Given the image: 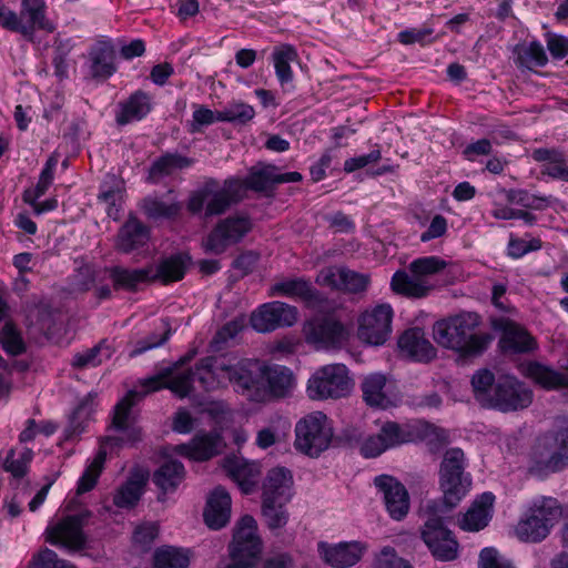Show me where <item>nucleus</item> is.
Masks as SVG:
<instances>
[{"label":"nucleus","mask_w":568,"mask_h":568,"mask_svg":"<svg viewBox=\"0 0 568 568\" xmlns=\"http://www.w3.org/2000/svg\"><path fill=\"white\" fill-rule=\"evenodd\" d=\"M479 324V317L474 313H464L435 323L433 335L435 341L454 349L463 356L480 354L488 345L489 338L474 333Z\"/></svg>","instance_id":"nucleus-1"},{"label":"nucleus","mask_w":568,"mask_h":568,"mask_svg":"<svg viewBox=\"0 0 568 568\" xmlns=\"http://www.w3.org/2000/svg\"><path fill=\"white\" fill-rule=\"evenodd\" d=\"M242 193L240 179H226L222 184L215 179H209L190 194L186 209L193 215L202 212L205 217L222 215L241 201Z\"/></svg>","instance_id":"nucleus-2"},{"label":"nucleus","mask_w":568,"mask_h":568,"mask_svg":"<svg viewBox=\"0 0 568 568\" xmlns=\"http://www.w3.org/2000/svg\"><path fill=\"white\" fill-rule=\"evenodd\" d=\"M562 516V507L554 497L534 498L515 527L517 538L537 544L545 540Z\"/></svg>","instance_id":"nucleus-3"},{"label":"nucleus","mask_w":568,"mask_h":568,"mask_svg":"<svg viewBox=\"0 0 568 568\" xmlns=\"http://www.w3.org/2000/svg\"><path fill=\"white\" fill-rule=\"evenodd\" d=\"M568 466V418L557 420L550 432L537 438L530 452L531 473H556Z\"/></svg>","instance_id":"nucleus-4"},{"label":"nucleus","mask_w":568,"mask_h":568,"mask_svg":"<svg viewBox=\"0 0 568 568\" xmlns=\"http://www.w3.org/2000/svg\"><path fill=\"white\" fill-rule=\"evenodd\" d=\"M427 518L420 528V537L432 556L439 561H453L459 556V542L444 520L450 510L437 500H428L424 506Z\"/></svg>","instance_id":"nucleus-5"},{"label":"nucleus","mask_w":568,"mask_h":568,"mask_svg":"<svg viewBox=\"0 0 568 568\" xmlns=\"http://www.w3.org/2000/svg\"><path fill=\"white\" fill-rule=\"evenodd\" d=\"M293 497V476L284 467H274L267 471L263 481L262 513L271 529H277L287 524L286 505Z\"/></svg>","instance_id":"nucleus-6"},{"label":"nucleus","mask_w":568,"mask_h":568,"mask_svg":"<svg viewBox=\"0 0 568 568\" xmlns=\"http://www.w3.org/2000/svg\"><path fill=\"white\" fill-rule=\"evenodd\" d=\"M465 468L466 459L460 448L446 450L439 468L443 499L438 500L446 510L455 508L470 490L471 477Z\"/></svg>","instance_id":"nucleus-7"},{"label":"nucleus","mask_w":568,"mask_h":568,"mask_svg":"<svg viewBox=\"0 0 568 568\" xmlns=\"http://www.w3.org/2000/svg\"><path fill=\"white\" fill-rule=\"evenodd\" d=\"M171 368H162L158 374L146 377L140 382L141 392L129 390L126 395L115 405L112 418V426L125 434L130 443L141 440V429L131 423V409L143 396L168 388L166 379L171 376Z\"/></svg>","instance_id":"nucleus-8"},{"label":"nucleus","mask_w":568,"mask_h":568,"mask_svg":"<svg viewBox=\"0 0 568 568\" xmlns=\"http://www.w3.org/2000/svg\"><path fill=\"white\" fill-rule=\"evenodd\" d=\"M333 426L320 410L303 416L295 425V448L310 457H318L326 450L333 438Z\"/></svg>","instance_id":"nucleus-9"},{"label":"nucleus","mask_w":568,"mask_h":568,"mask_svg":"<svg viewBox=\"0 0 568 568\" xmlns=\"http://www.w3.org/2000/svg\"><path fill=\"white\" fill-rule=\"evenodd\" d=\"M353 381L344 364L324 365L316 369L307 383L312 399L342 398L351 393Z\"/></svg>","instance_id":"nucleus-10"},{"label":"nucleus","mask_w":568,"mask_h":568,"mask_svg":"<svg viewBox=\"0 0 568 568\" xmlns=\"http://www.w3.org/2000/svg\"><path fill=\"white\" fill-rule=\"evenodd\" d=\"M3 29L32 38L37 30L53 32L55 26L47 17L44 0H22L19 14L10 9Z\"/></svg>","instance_id":"nucleus-11"},{"label":"nucleus","mask_w":568,"mask_h":568,"mask_svg":"<svg viewBox=\"0 0 568 568\" xmlns=\"http://www.w3.org/2000/svg\"><path fill=\"white\" fill-rule=\"evenodd\" d=\"M253 229L246 214H233L220 220L203 242L206 252L222 254L230 246L240 243Z\"/></svg>","instance_id":"nucleus-12"},{"label":"nucleus","mask_w":568,"mask_h":568,"mask_svg":"<svg viewBox=\"0 0 568 568\" xmlns=\"http://www.w3.org/2000/svg\"><path fill=\"white\" fill-rule=\"evenodd\" d=\"M227 382L234 389L248 400L265 402L263 388V364L258 361L242 358L234 364H227Z\"/></svg>","instance_id":"nucleus-13"},{"label":"nucleus","mask_w":568,"mask_h":568,"mask_svg":"<svg viewBox=\"0 0 568 568\" xmlns=\"http://www.w3.org/2000/svg\"><path fill=\"white\" fill-rule=\"evenodd\" d=\"M415 438L412 427L407 424L385 422L376 435L368 436L361 446V453L366 458H374L385 450L413 442Z\"/></svg>","instance_id":"nucleus-14"},{"label":"nucleus","mask_w":568,"mask_h":568,"mask_svg":"<svg viewBox=\"0 0 568 568\" xmlns=\"http://www.w3.org/2000/svg\"><path fill=\"white\" fill-rule=\"evenodd\" d=\"M256 531V520L252 516H243L233 535L232 561L247 562V566L253 567L262 550V541Z\"/></svg>","instance_id":"nucleus-15"},{"label":"nucleus","mask_w":568,"mask_h":568,"mask_svg":"<svg viewBox=\"0 0 568 568\" xmlns=\"http://www.w3.org/2000/svg\"><path fill=\"white\" fill-rule=\"evenodd\" d=\"M393 310L388 304L376 305L359 317L358 337L371 345H383L392 333Z\"/></svg>","instance_id":"nucleus-16"},{"label":"nucleus","mask_w":568,"mask_h":568,"mask_svg":"<svg viewBox=\"0 0 568 568\" xmlns=\"http://www.w3.org/2000/svg\"><path fill=\"white\" fill-rule=\"evenodd\" d=\"M531 402L532 393L529 388L513 376H503L496 382L488 407L510 412L526 408Z\"/></svg>","instance_id":"nucleus-17"},{"label":"nucleus","mask_w":568,"mask_h":568,"mask_svg":"<svg viewBox=\"0 0 568 568\" xmlns=\"http://www.w3.org/2000/svg\"><path fill=\"white\" fill-rule=\"evenodd\" d=\"M296 321L297 308L280 301L265 303L251 315V325L260 333H268L278 327L292 326Z\"/></svg>","instance_id":"nucleus-18"},{"label":"nucleus","mask_w":568,"mask_h":568,"mask_svg":"<svg viewBox=\"0 0 568 568\" xmlns=\"http://www.w3.org/2000/svg\"><path fill=\"white\" fill-rule=\"evenodd\" d=\"M302 180L303 176L300 172L281 173L275 165L260 164L252 166L247 176L240 181L243 191L267 192L272 191L277 184L301 182Z\"/></svg>","instance_id":"nucleus-19"},{"label":"nucleus","mask_w":568,"mask_h":568,"mask_svg":"<svg viewBox=\"0 0 568 568\" xmlns=\"http://www.w3.org/2000/svg\"><path fill=\"white\" fill-rule=\"evenodd\" d=\"M45 540L54 546H63L70 549H80L85 544L83 534V517L70 515L63 517L45 529Z\"/></svg>","instance_id":"nucleus-20"},{"label":"nucleus","mask_w":568,"mask_h":568,"mask_svg":"<svg viewBox=\"0 0 568 568\" xmlns=\"http://www.w3.org/2000/svg\"><path fill=\"white\" fill-rule=\"evenodd\" d=\"M306 341L316 348L329 349L341 347L347 338L345 327L333 318L316 320L305 327Z\"/></svg>","instance_id":"nucleus-21"},{"label":"nucleus","mask_w":568,"mask_h":568,"mask_svg":"<svg viewBox=\"0 0 568 568\" xmlns=\"http://www.w3.org/2000/svg\"><path fill=\"white\" fill-rule=\"evenodd\" d=\"M374 484L383 495L389 516L395 520L403 519L409 510V496L405 486L388 475L377 476Z\"/></svg>","instance_id":"nucleus-22"},{"label":"nucleus","mask_w":568,"mask_h":568,"mask_svg":"<svg viewBox=\"0 0 568 568\" xmlns=\"http://www.w3.org/2000/svg\"><path fill=\"white\" fill-rule=\"evenodd\" d=\"M317 282L331 288L358 293L367 288L369 277L346 267H328L320 273Z\"/></svg>","instance_id":"nucleus-23"},{"label":"nucleus","mask_w":568,"mask_h":568,"mask_svg":"<svg viewBox=\"0 0 568 568\" xmlns=\"http://www.w3.org/2000/svg\"><path fill=\"white\" fill-rule=\"evenodd\" d=\"M268 296H285L314 305L321 301L318 291L303 277H285L274 282L268 290Z\"/></svg>","instance_id":"nucleus-24"},{"label":"nucleus","mask_w":568,"mask_h":568,"mask_svg":"<svg viewBox=\"0 0 568 568\" xmlns=\"http://www.w3.org/2000/svg\"><path fill=\"white\" fill-rule=\"evenodd\" d=\"M222 466L244 494H251L254 490L261 475L258 463L231 455L223 459Z\"/></svg>","instance_id":"nucleus-25"},{"label":"nucleus","mask_w":568,"mask_h":568,"mask_svg":"<svg viewBox=\"0 0 568 568\" xmlns=\"http://www.w3.org/2000/svg\"><path fill=\"white\" fill-rule=\"evenodd\" d=\"M366 550L359 541L339 542L337 545L318 544V551L326 564L334 568H347L358 562Z\"/></svg>","instance_id":"nucleus-26"},{"label":"nucleus","mask_w":568,"mask_h":568,"mask_svg":"<svg viewBox=\"0 0 568 568\" xmlns=\"http://www.w3.org/2000/svg\"><path fill=\"white\" fill-rule=\"evenodd\" d=\"M224 447L222 437L217 433L196 434L189 444H180L174 452L194 460H207L220 454Z\"/></svg>","instance_id":"nucleus-27"},{"label":"nucleus","mask_w":568,"mask_h":568,"mask_svg":"<svg viewBox=\"0 0 568 568\" xmlns=\"http://www.w3.org/2000/svg\"><path fill=\"white\" fill-rule=\"evenodd\" d=\"M115 48L110 40H98L89 50L90 74L94 79L106 80L116 70Z\"/></svg>","instance_id":"nucleus-28"},{"label":"nucleus","mask_w":568,"mask_h":568,"mask_svg":"<svg viewBox=\"0 0 568 568\" xmlns=\"http://www.w3.org/2000/svg\"><path fill=\"white\" fill-rule=\"evenodd\" d=\"M195 381L204 390H216L226 386L227 368L226 362L215 356L201 358L194 368Z\"/></svg>","instance_id":"nucleus-29"},{"label":"nucleus","mask_w":568,"mask_h":568,"mask_svg":"<svg viewBox=\"0 0 568 568\" xmlns=\"http://www.w3.org/2000/svg\"><path fill=\"white\" fill-rule=\"evenodd\" d=\"M495 496L493 493H484L469 506L467 511L458 520V526L465 531H479L488 526L493 517Z\"/></svg>","instance_id":"nucleus-30"},{"label":"nucleus","mask_w":568,"mask_h":568,"mask_svg":"<svg viewBox=\"0 0 568 568\" xmlns=\"http://www.w3.org/2000/svg\"><path fill=\"white\" fill-rule=\"evenodd\" d=\"M295 385L292 371L282 365H263V388L265 402L287 396Z\"/></svg>","instance_id":"nucleus-31"},{"label":"nucleus","mask_w":568,"mask_h":568,"mask_svg":"<svg viewBox=\"0 0 568 568\" xmlns=\"http://www.w3.org/2000/svg\"><path fill=\"white\" fill-rule=\"evenodd\" d=\"M398 347L402 353L416 362L427 363L435 358L436 348L426 338L422 328L406 329L398 338Z\"/></svg>","instance_id":"nucleus-32"},{"label":"nucleus","mask_w":568,"mask_h":568,"mask_svg":"<svg viewBox=\"0 0 568 568\" xmlns=\"http://www.w3.org/2000/svg\"><path fill=\"white\" fill-rule=\"evenodd\" d=\"M534 161L540 163V173L551 180L568 182V156L558 149L539 148L531 153Z\"/></svg>","instance_id":"nucleus-33"},{"label":"nucleus","mask_w":568,"mask_h":568,"mask_svg":"<svg viewBox=\"0 0 568 568\" xmlns=\"http://www.w3.org/2000/svg\"><path fill=\"white\" fill-rule=\"evenodd\" d=\"M123 440L124 438L122 437H108L102 442L98 453L88 464L83 474L79 478L77 486L78 495H83L95 487L98 479L104 468L108 454L106 448L109 446H119Z\"/></svg>","instance_id":"nucleus-34"},{"label":"nucleus","mask_w":568,"mask_h":568,"mask_svg":"<svg viewBox=\"0 0 568 568\" xmlns=\"http://www.w3.org/2000/svg\"><path fill=\"white\" fill-rule=\"evenodd\" d=\"M392 290L410 298L426 297L435 287L433 281L422 278L417 273L399 270L394 273L390 281Z\"/></svg>","instance_id":"nucleus-35"},{"label":"nucleus","mask_w":568,"mask_h":568,"mask_svg":"<svg viewBox=\"0 0 568 568\" xmlns=\"http://www.w3.org/2000/svg\"><path fill=\"white\" fill-rule=\"evenodd\" d=\"M204 521L211 529H221L231 517V497L229 493L216 487L210 495L204 510Z\"/></svg>","instance_id":"nucleus-36"},{"label":"nucleus","mask_w":568,"mask_h":568,"mask_svg":"<svg viewBox=\"0 0 568 568\" xmlns=\"http://www.w3.org/2000/svg\"><path fill=\"white\" fill-rule=\"evenodd\" d=\"M152 110L151 95L138 90L126 100L119 103L115 121L119 125H125L144 119Z\"/></svg>","instance_id":"nucleus-37"},{"label":"nucleus","mask_w":568,"mask_h":568,"mask_svg":"<svg viewBox=\"0 0 568 568\" xmlns=\"http://www.w3.org/2000/svg\"><path fill=\"white\" fill-rule=\"evenodd\" d=\"M499 346L505 353H528L536 348V342L524 327L511 321H505Z\"/></svg>","instance_id":"nucleus-38"},{"label":"nucleus","mask_w":568,"mask_h":568,"mask_svg":"<svg viewBox=\"0 0 568 568\" xmlns=\"http://www.w3.org/2000/svg\"><path fill=\"white\" fill-rule=\"evenodd\" d=\"M104 272L109 274L115 290L135 291L140 284L151 282L152 277V266L134 270L112 266Z\"/></svg>","instance_id":"nucleus-39"},{"label":"nucleus","mask_w":568,"mask_h":568,"mask_svg":"<svg viewBox=\"0 0 568 568\" xmlns=\"http://www.w3.org/2000/svg\"><path fill=\"white\" fill-rule=\"evenodd\" d=\"M191 257L184 253L173 254L163 258L156 266L152 267V281H161L163 284L181 281L186 272Z\"/></svg>","instance_id":"nucleus-40"},{"label":"nucleus","mask_w":568,"mask_h":568,"mask_svg":"<svg viewBox=\"0 0 568 568\" xmlns=\"http://www.w3.org/2000/svg\"><path fill=\"white\" fill-rule=\"evenodd\" d=\"M146 481L148 474L141 470L133 471L128 480L116 489L113 496L114 505L119 508L135 506L143 494Z\"/></svg>","instance_id":"nucleus-41"},{"label":"nucleus","mask_w":568,"mask_h":568,"mask_svg":"<svg viewBox=\"0 0 568 568\" xmlns=\"http://www.w3.org/2000/svg\"><path fill=\"white\" fill-rule=\"evenodd\" d=\"M149 240V229L138 219L131 217L120 229L116 239V248L123 253L143 246Z\"/></svg>","instance_id":"nucleus-42"},{"label":"nucleus","mask_w":568,"mask_h":568,"mask_svg":"<svg viewBox=\"0 0 568 568\" xmlns=\"http://www.w3.org/2000/svg\"><path fill=\"white\" fill-rule=\"evenodd\" d=\"M271 60L280 84L285 85L292 83L294 73L291 63L298 60V53L295 47L288 43L275 45L271 54Z\"/></svg>","instance_id":"nucleus-43"},{"label":"nucleus","mask_w":568,"mask_h":568,"mask_svg":"<svg viewBox=\"0 0 568 568\" xmlns=\"http://www.w3.org/2000/svg\"><path fill=\"white\" fill-rule=\"evenodd\" d=\"M194 353L189 354L182 357L179 362H176L173 366H168L166 368H171V376L166 379L168 389L183 398L189 396L193 390V382L195 381L194 371H183L180 372L179 368L190 362Z\"/></svg>","instance_id":"nucleus-44"},{"label":"nucleus","mask_w":568,"mask_h":568,"mask_svg":"<svg viewBox=\"0 0 568 568\" xmlns=\"http://www.w3.org/2000/svg\"><path fill=\"white\" fill-rule=\"evenodd\" d=\"M185 475L184 466L178 460H168L153 474V483L164 494L174 491Z\"/></svg>","instance_id":"nucleus-45"},{"label":"nucleus","mask_w":568,"mask_h":568,"mask_svg":"<svg viewBox=\"0 0 568 568\" xmlns=\"http://www.w3.org/2000/svg\"><path fill=\"white\" fill-rule=\"evenodd\" d=\"M386 377L382 374H371L362 383L363 398L372 407L387 408L390 404L384 388Z\"/></svg>","instance_id":"nucleus-46"},{"label":"nucleus","mask_w":568,"mask_h":568,"mask_svg":"<svg viewBox=\"0 0 568 568\" xmlns=\"http://www.w3.org/2000/svg\"><path fill=\"white\" fill-rule=\"evenodd\" d=\"M141 209L151 220H171L180 215L182 203L179 201H164L159 197L148 196L143 199Z\"/></svg>","instance_id":"nucleus-47"},{"label":"nucleus","mask_w":568,"mask_h":568,"mask_svg":"<svg viewBox=\"0 0 568 568\" xmlns=\"http://www.w3.org/2000/svg\"><path fill=\"white\" fill-rule=\"evenodd\" d=\"M189 565V551L181 548L163 546L153 554L154 568H187Z\"/></svg>","instance_id":"nucleus-48"},{"label":"nucleus","mask_w":568,"mask_h":568,"mask_svg":"<svg viewBox=\"0 0 568 568\" xmlns=\"http://www.w3.org/2000/svg\"><path fill=\"white\" fill-rule=\"evenodd\" d=\"M528 375L545 388L568 387V373H559L538 363L527 366Z\"/></svg>","instance_id":"nucleus-49"},{"label":"nucleus","mask_w":568,"mask_h":568,"mask_svg":"<svg viewBox=\"0 0 568 568\" xmlns=\"http://www.w3.org/2000/svg\"><path fill=\"white\" fill-rule=\"evenodd\" d=\"M515 62L520 69L532 70L545 67L548 63V57L539 41H531L518 50Z\"/></svg>","instance_id":"nucleus-50"},{"label":"nucleus","mask_w":568,"mask_h":568,"mask_svg":"<svg viewBox=\"0 0 568 568\" xmlns=\"http://www.w3.org/2000/svg\"><path fill=\"white\" fill-rule=\"evenodd\" d=\"M194 160L178 153H168L155 160L150 169V175L153 178L172 174L175 170H182L192 166Z\"/></svg>","instance_id":"nucleus-51"},{"label":"nucleus","mask_w":568,"mask_h":568,"mask_svg":"<svg viewBox=\"0 0 568 568\" xmlns=\"http://www.w3.org/2000/svg\"><path fill=\"white\" fill-rule=\"evenodd\" d=\"M33 459V452L30 448L17 450L11 448L3 462V468L14 478H22L29 470L30 463Z\"/></svg>","instance_id":"nucleus-52"},{"label":"nucleus","mask_w":568,"mask_h":568,"mask_svg":"<svg viewBox=\"0 0 568 568\" xmlns=\"http://www.w3.org/2000/svg\"><path fill=\"white\" fill-rule=\"evenodd\" d=\"M496 385L494 374L488 369H480L471 377L475 398L483 405L489 406Z\"/></svg>","instance_id":"nucleus-53"},{"label":"nucleus","mask_w":568,"mask_h":568,"mask_svg":"<svg viewBox=\"0 0 568 568\" xmlns=\"http://www.w3.org/2000/svg\"><path fill=\"white\" fill-rule=\"evenodd\" d=\"M111 355V347L106 344L105 341H102L92 348L75 354L72 361V365L78 368L94 367L100 365L103 361L110 358Z\"/></svg>","instance_id":"nucleus-54"},{"label":"nucleus","mask_w":568,"mask_h":568,"mask_svg":"<svg viewBox=\"0 0 568 568\" xmlns=\"http://www.w3.org/2000/svg\"><path fill=\"white\" fill-rule=\"evenodd\" d=\"M99 201L105 205L108 215L118 220L120 217L121 203L123 200V190L121 183L114 185L102 184Z\"/></svg>","instance_id":"nucleus-55"},{"label":"nucleus","mask_w":568,"mask_h":568,"mask_svg":"<svg viewBox=\"0 0 568 568\" xmlns=\"http://www.w3.org/2000/svg\"><path fill=\"white\" fill-rule=\"evenodd\" d=\"M255 115L252 105L244 102L229 103L223 110L219 111V121L245 124Z\"/></svg>","instance_id":"nucleus-56"},{"label":"nucleus","mask_w":568,"mask_h":568,"mask_svg":"<svg viewBox=\"0 0 568 568\" xmlns=\"http://www.w3.org/2000/svg\"><path fill=\"white\" fill-rule=\"evenodd\" d=\"M73 48L72 39L57 37L53 42V57L52 64L54 67V73L60 79L68 77V55Z\"/></svg>","instance_id":"nucleus-57"},{"label":"nucleus","mask_w":568,"mask_h":568,"mask_svg":"<svg viewBox=\"0 0 568 568\" xmlns=\"http://www.w3.org/2000/svg\"><path fill=\"white\" fill-rule=\"evenodd\" d=\"M446 265V262L438 256H425L410 262L408 271L417 273L424 280L432 281V276L442 272Z\"/></svg>","instance_id":"nucleus-58"},{"label":"nucleus","mask_w":568,"mask_h":568,"mask_svg":"<svg viewBox=\"0 0 568 568\" xmlns=\"http://www.w3.org/2000/svg\"><path fill=\"white\" fill-rule=\"evenodd\" d=\"M57 164H58V160L54 156H50L47 160V162L40 173L39 181H38L36 187L32 191L26 192V194H24L26 201H29V197H31V196L33 200H37V199L41 197L48 191V189L50 187V185L53 182Z\"/></svg>","instance_id":"nucleus-59"},{"label":"nucleus","mask_w":568,"mask_h":568,"mask_svg":"<svg viewBox=\"0 0 568 568\" xmlns=\"http://www.w3.org/2000/svg\"><path fill=\"white\" fill-rule=\"evenodd\" d=\"M0 343L2 348L10 355H20L26 351L20 333L11 323H6L1 328Z\"/></svg>","instance_id":"nucleus-60"},{"label":"nucleus","mask_w":568,"mask_h":568,"mask_svg":"<svg viewBox=\"0 0 568 568\" xmlns=\"http://www.w3.org/2000/svg\"><path fill=\"white\" fill-rule=\"evenodd\" d=\"M507 197L517 205L532 210H544L550 204L549 197L530 194L524 190H510Z\"/></svg>","instance_id":"nucleus-61"},{"label":"nucleus","mask_w":568,"mask_h":568,"mask_svg":"<svg viewBox=\"0 0 568 568\" xmlns=\"http://www.w3.org/2000/svg\"><path fill=\"white\" fill-rule=\"evenodd\" d=\"M215 122H220L219 111L214 112L202 104H193V114L192 121L189 124V132L200 133L203 126H209Z\"/></svg>","instance_id":"nucleus-62"},{"label":"nucleus","mask_w":568,"mask_h":568,"mask_svg":"<svg viewBox=\"0 0 568 568\" xmlns=\"http://www.w3.org/2000/svg\"><path fill=\"white\" fill-rule=\"evenodd\" d=\"M373 568H413L404 558L399 557L392 547H384L375 556Z\"/></svg>","instance_id":"nucleus-63"},{"label":"nucleus","mask_w":568,"mask_h":568,"mask_svg":"<svg viewBox=\"0 0 568 568\" xmlns=\"http://www.w3.org/2000/svg\"><path fill=\"white\" fill-rule=\"evenodd\" d=\"M30 568H75V566L67 560L59 559L53 550L44 548L33 557Z\"/></svg>","instance_id":"nucleus-64"}]
</instances>
